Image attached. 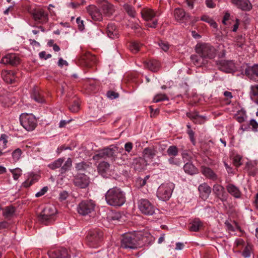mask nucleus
Masks as SVG:
<instances>
[{"mask_svg":"<svg viewBox=\"0 0 258 258\" xmlns=\"http://www.w3.org/2000/svg\"><path fill=\"white\" fill-rule=\"evenodd\" d=\"M196 52L200 55H192L191 59L195 65L202 67L207 63V59H213L216 54V50L211 44L206 43H199L196 46Z\"/></svg>","mask_w":258,"mask_h":258,"instance_id":"obj_1","label":"nucleus"},{"mask_svg":"<svg viewBox=\"0 0 258 258\" xmlns=\"http://www.w3.org/2000/svg\"><path fill=\"white\" fill-rule=\"evenodd\" d=\"M153 237L148 232L134 227V224L130 222V249L141 247L145 244H151Z\"/></svg>","mask_w":258,"mask_h":258,"instance_id":"obj_2","label":"nucleus"},{"mask_svg":"<svg viewBox=\"0 0 258 258\" xmlns=\"http://www.w3.org/2000/svg\"><path fill=\"white\" fill-rule=\"evenodd\" d=\"M105 199L109 205L114 207H120L125 202L124 194L117 187L108 189L105 194Z\"/></svg>","mask_w":258,"mask_h":258,"instance_id":"obj_3","label":"nucleus"},{"mask_svg":"<svg viewBox=\"0 0 258 258\" xmlns=\"http://www.w3.org/2000/svg\"><path fill=\"white\" fill-rule=\"evenodd\" d=\"M103 240V232L100 229H95L88 232L86 241L90 247H97Z\"/></svg>","mask_w":258,"mask_h":258,"instance_id":"obj_4","label":"nucleus"},{"mask_svg":"<svg viewBox=\"0 0 258 258\" xmlns=\"http://www.w3.org/2000/svg\"><path fill=\"white\" fill-rule=\"evenodd\" d=\"M56 212L55 207L48 206L38 216V220L41 223L47 225L54 220L53 217Z\"/></svg>","mask_w":258,"mask_h":258,"instance_id":"obj_5","label":"nucleus"},{"mask_svg":"<svg viewBox=\"0 0 258 258\" xmlns=\"http://www.w3.org/2000/svg\"><path fill=\"white\" fill-rule=\"evenodd\" d=\"M174 186V184L172 182L161 184L157 191L158 199L164 201L168 200L172 195Z\"/></svg>","mask_w":258,"mask_h":258,"instance_id":"obj_6","label":"nucleus"},{"mask_svg":"<svg viewBox=\"0 0 258 258\" xmlns=\"http://www.w3.org/2000/svg\"><path fill=\"white\" fill-rule=\"evenodd\" d=\"M118 153V148L113 145L99 151L96 154L93 156V159L94 160H99L101 159H106L107 158H113Z\"/></svg>","mask_w":258,"mask_h":258,"instance_id":"obj_7","label":"nucleus"},{"mask_svg":"<svg viewBox=\"0 0 258 258\" xmlns=\"http://www.w3.org/2000/svg\"><path fill=\"white\" fill-rule=\"evenodd\" d=\"M21 124L28 131H32L36 127L37 122L35 116L32 114L22 113L20 116Z\"/></svg>","mask_w":258,"mask_h":258,"instance_id":"obj_8","label":"nucleus"},{"mask_svg":"<svg viewBox=\"0 0 258 258\" xmlns=\"http://www.w3.org/2000/svg\"><path fill=\"white\" fill-rule=\"evenodd\" d=\"M138 207L142 213L147 216L153 215L157 210L148 200L145 199L139 201Z\"/></svg>","mask_w":258,"mask_h":258,"instance_id":"obj_9","label":"nucleus"},{"mask_svg":"<svg viewBox=\"0 0 258 258\" xmlns=\"http://www.w3.org/2000/svg\"><path fill=\"white\" fill-rule=\"evenodd\" d=\"M95 204L92 200H84L79 203L77 211L79 214L86 216L94 210Z\"/></svg>","mask_w":258,"mask_h":258,"instance_id":"obj_10","label":"nucleus"},{"mask_svg":"<svg viewBox=\"0 0 258 258\" xmlns=\"http://www.w3.org/2000/svg\"><path fill=\"white\" fill-rule=\"evenodd\" d=\"M90 182V178L84 173H78L74 178V184L80 188H86Z\"/></svg>","mask_w":258,"mask_h":258,"instance_id":"obj_11","label":"nucleus"},{"mask_svg":"<svg viewBox=\"0 0 258 258\" xmlns=\"http://www.w3.org/2000/svg\"><path fill=\"white\" fill-rule=\"evenodd\" d=\"M97 170L100 175L103 177L108 178L111 176L113 170L110 168V165L106 162H101L97 166Z\"/></svg>","mask_w":258,"mask_h":258,"instance_id":"obj_12","label":"nucleus"},{"mask_svg":"<svg viewBox=\"0 0 258 258\" xmlns=\"http://www.w3.org/2000/svg\"><path fill=\"white\" fill-rule=\"evenodd\" d=\"M213 191L216 197L221 202H225L227 201L228 195L223 186L219 184H215L213 187Z\"/></svg>","mask_w":258,"mask_h":258,"instance_id":"obj_13","label":"nucleus"},{"mask_svg":"<svg viewBox=\"0 0 258 258\" xmlns=\"http://www.w3.org/2000/svg\"><path fill=\"white\" fill-rule=\"evenodd\" d=\"M218 69L227 73L233 72L235 69V64L232 60H220L217 62Z\"/></svg>","mask_w":258,"mask_h":258,"instance_id":"obj_14","label":"nucleus"},{"mask_svg":"<svg viewBox=\"0 0 258 258\" xmlns=\"http://www.w3.org/2000/svg\"><path fill=\"white\" fill-rule=\"evenodd\" d=\"M49 258H70L68 250L65 248H59L48 252Z\"/></svg>","mask_w":258,"mask_h":258,"instance_id":"obj_15","label":"nucleus"},{"mask_svg":"<svg viewBox=\"0 0 258 258\" xmlns=\"http://www.w3.org/2000/svg\"><path fill=\"white\" fill-rule=\"evenodd\" d=\"M87 11L94 21H100L102 20V15L100 10L95 6H89L87 8Z\"/></svg>","mask_w":258,"mask_h":258,"instance_id":"obj_16","label":"nucleus"},{"mask_svg":"<svg viewBox=\"0 0 258 258\" xmlns=\"http://www.w3.org/2000/svg\"><path fill=\"white\" fill-rule=\"evenodd\" d=\"M1 62L4 64H9L15 66L19 63L20 58L17 54L15 53H10L2 58Z\"/></svg>","mask_w":258,"mask_h":258,"instance_id":"obj_17","label":"nucleus"},{"mask_svg":"<svg viewBox=\"0 0 258 258\" xmlns=\"http://www.w3.org/2000/svg\"><path fill=\"white\" fill-rule=\"evenodd\" d=\"M244 74L250 80L258 81V64L247 67L244 70Z\"/></svg>","mask_w":258,"mask_h":258,"instance_id":"obj_18","label":"nucleus"},{"mask_svg":"<svg viewBox=\"0 0 258 258\" xmlns=\"http://www.w3.org/2000/svg\"><path fill=\"white\" fill-rule=\"evenodd\" d=\"M202 173L207 178L216 181L218 179V175L210 167L202 166L201 168Z\"/></svg>","mask_w":258,"mask_h":258,"instance_id":"obj_19","label":"nucleus"},{"mask_svg":"<svg viewBox=\"0 0 258 258\" xmlns=\"http://www.w3.org/2000/svg\"><path fill=\"white\" fill-rule=\"evenodd\" d=\"M198 189L200 192V197L204 200H207L211 192V187L206 183L200 184L199 186Z\"/></svg>","mask_w":258,"mask_h":258,"instance_id":"obj_20","label":"nucleus"},{"mask_svg":"<svg viewBox=\"0 0 258 258\" xmlns=\"http://www.w3.org/2000/svg\"><path fill=\"white\" fill-rule=\"evenodd\" d=\"M31 13L36 21L40 20L41 22H45L48 20L47 15L44 13L42 9H34L32 11Z\"/></svg>","mask_w":258,"mask_h":258,"instance_id":"obj_21","label":"nucleus"},{"mask_svg":"<svg viewBox=\"0 0 258 258\" xmlns=\"http://www.w3.org/2000/svg\"><path fill=\"white\" fill-rule=\"evenodd\" d=\"M174 13L175 19L180 22H185L189 19V15L182 9L176 8Z\"/></svg>","mask_w":258,"mask_h":258,"instance_id":"obj_22","label":"nucleus"},{"mask_svg":"<svg viewBox=\"0 0 258 258\" xmlns=\"http://www.w3.org/2000/svg\"><path fill=\"white\" fill-rule=\"evenodd\" d=\"M31 97L37 103H42L45 102L44 97L42 95L40 89L37 87H35L33 88L31 93Z\"/></svg>","mask_w":258,"mask_h":258,"instance_id":"obj_23","label":"nucleus"},{"mask_svg":"<svg viewBox=\"0 0 258 258\" xmlns=\"http://www.w3.org/2000/svg\"><path fill=\"white\" fill-rule=\"evenodd\" d=\"M145 161L141 158H136L132 164V168H133L136 171L140 172L144 170L145 168Z\"/></svg>","mask_w":258,"mask_h":258,"instance_id":"obj_24","label":"nucleus"},{"mask_svg":"<svg viewBox=\"0 0 258 258\" xmlns=\"http://www.w3.org/2000/svg\"><path fill=\"white\" fill-rule=\"evenodd\" d=\"M186 116L195 123L203 124L205 121V117L202 115H200L197 112H187Z\"/></svg>","mask_w":258,"mask_h":258,"instance_id":"obj_25","label":"nucleus"},{"mask_svg":"<svg viewBox=\"0 0 258 258\" xmlns=\"http://www.w3.org/2000/svg\"><path fill=\"white\" fill-rule=\"evenodd\" d=\"M228 192L236 199L241 198V192L239 189L232 183L228 184L226 186Z\"/></svg>","mask_w":258,"mask_h":258,"instance_id":"obj_26","label":"nucleus"},{"mask_svg":"<svg viewBox=\"0 0 258 258\" xmlns=\"http://www.w3.org/2000/svg\"><path fill=\"white\" fill-rule=\"evenodd\" d=\"M231 2L243 10L249 11L251 8V5L248 0H231Z\"/></svg>","mask_w":258,"mask_h":258,"instance_id":"obj_27","label":"nucleus"},{"mask_svg":"<svg viewBox=\"0 0 258 258\" xmlns=\"http://www.w3.org/2000/svg\"><path fill=\"white\" fill-rule=\"evenodd\" d=\"M144 161L146 162L150 161L156 155V151L152 147H148L143 151Z\"/></svg>","mask_w":258,"mask_h":258,"instance_id":"obj_28","label":"nucleus"},{"mask_svg":"<svg viewBox=\"0 0 258 258\" xmlns=\"http://www.w3.org/2000/svg\"><path fill=\"white\" fill-rule=\"evenodd\" d=\"M81 59L84 61L85 64L90 66L95 62V57L89 52L83 53L81 55Z\"/></svg>","mask_w":258,"mask_h":258,"instance_id":"obj_29","label":"nucleus"},{"mask_svg":"<svg viewBox=\"0 0 258 258\" xmlns=\"http://www.w3.org/2000/svg\"><path fill=\"white\" fill-rule=\"evenodd\" d=\"M203 227V223L199 219L191 221L188 225V229L191 231H199Z\"/></svg>","mask_w":258,"mask_h":258,"instance_id":"obj_30","label":"nucleus"},{"mask_svg":"<svg viewBox=\"0 0 258 258\" xmlns=\"http://www.w3.org/2000/svg\"><path fill=\"white\" fill-rule=\"evenodd\" d=\"M101 9L104 15L109 17L114 12L113 6L108 2H105L101 5Z\"/></svg>","mask_w":258,"mask_h":258,"instance_id":"obj_31","label":"nucleus"},{"mask_svg":"<svg viewBox=\"0 0 258 258\" xmlns=\"http://www.w3.org/2000/svg\"><path fill=\"white\" fill-rule=\"evenodd\" d=\"M142 17L146 21H150L152 20L154 17L157 16V13L153 10L150 9H145L141 12Z\"/></svg>","mask_w":258,"mask_h":258,"instance_id":"obj_32","label":"nucleus"},{"mask_svg":"<svg viewBox=\"0 0 258 258\" xmlns=\"http://www.w3.org/2000/svg\"><path fill=\"white\" fill-rule=\"evenodd\" d=\"M106 33L108 36L110 38L115 39L118 38V32L114 24L110 23L108 25Z\"/></svg>","mask_w":258,"mask_h":258,"instance_id":"obj_33","label":"nucleus"},{"mask_svg":"<svg viewBox=\"0 0 258 258\" xmlns=\"http://www.w3.org/2000/svg\"><path fill=\"white\" fill-rule=\"evenodd\" d=\"M146 66L152 72H157L160 67L159 61L154 59L149 60L146 63Z\"/></svg>","mask_w":258,"mask_h":258,"instance_id":"obj_34","label":"nucleus"},{"mask_svg":"<svg viewBox=\"0 0 258 258\" xmlns=\"http://www.w3.org/2000/svg\"><path fill=\"white\" fill-rule=\"evenodd\" d=\"M3 215L7 219L10 220L15 214V209L12 206H7L3 209Z\"/></svg>","mask_w":258,"mask_h":258,"instance_id":"obj_35","label":"nucleus"},{"mask_svg":"<svg viewBox=\"0 0 258 258\" xmlns=\"http://www.w3.org/2000/svg\"><path fill=\"white\" fill-rule=\"evenodd\" d=\"M186 173L192 175L198 173V169L191 163H186L183 166Z\"/></svg>","mask_w":258,"mask_h":258,"instance_id":"obj_36","label":"nucleus"},{"mask_svg":"<svg viewBox=\"0 0 258 258\" xmlns=\"http://www.w3.org/2000/svg\"><path fill=\"white\" fill-rule=\"evenodd\" d=\"M250 99L258 104V85H252L249 93Z\"/></svg>","mask_w":258,"mask_h":258,"instance_id":"obj_37","label":"nucleus"},{"mask_svg":"<svg viewBox=\"0 0 258 258\" xmlns=\"http://www.w3.org/2000/svg\"><path fill=\"white\" fill-rule=\"evenodd\" d=\"M138 22H139V20H137L135 22H133L130 27L134 30V32L137 36H140L142 35V29L138 24Z\"/></svg>","mask_w":258,"mask_h":258,"instance_id":"obj_38","label":"nucleus"},{"mask_svg":"<svg viewBox=\"0 0 258 258\" xmlns=\"http://www.w3.org/2000/svg\"><path fill=\"white\" fill-rule=\"evenodd\" d=\"M72 165V161L70 158H68L67 160L65 162L63 165L61 166L60 169V172L61 174L66 173L68 171Z\"/></svg>","mask_w":258,"mask_h":258,"instance_id":"obj_39","label":"nucleus"},{"mask_svg":"<svg viewBox=\"0 0 258 258\" xmlns=\"http://www.w3.org/2000/svg\"><path fill=\"white\" fill-rule=\"evenodd\" d=\"M201 20L204 22L209 23L211 27L216 29L217 24L216 22L207 15H203L201 17Z\"/></svg>","mask_w":258,"mask_h":258,"instance_id":"obj_40","label":"nucleus"},{"mask_svg":"<svg viewBox=\"0 0 258 258\" xmlns=\"http://www.w3.org/2000/svg\"><path fill=\"white\" fill-rule=\"evenodd\" d=\"M179 150L176 146H170L167 150V154L169 156L175 157L178 154Z\"/></svg>","mask_w":258,"mask_h":258,"instance_id":"obj_41","label":"nucleus"},{"mask_svg":"<svg viewBox=\"0 0 258 258\" xmlns=\"http://www.w3.org/2000/svg\"><path fill=\"white\" fill-rule=\"evenodd\" d=\"M69 110L72 112H77L80 108V103L79 100L76 98L73 100V103L69 107Z\"/></svg>","mask_w":258,"mask_h":258,"instance_id":"obj_42","label":"nucleus"},{"mask_svg":"<svg viewBox=\"0 0 258 258\" xmlns=\"http://www.w3.org/2000/svg\"><path fill=\"white\" fill-rule=\"evenodd\" d=\"M252 245L249 243H247L246 245L244 246V249L242 252V255L244 258H248L250 256Z\"/></svg>","mask_w":258,"mask_h":258,"instance_id":"obj_43","label":"nucleus"},{"mask_svg":"<svg viewBox=\"0 0 258 258\" xmlns=\"http://www.w3.org/2000/svg\"><path fill=\"white\" fill-rule=\"evenodd\" d=\"M4 80L10 84L14 83L15 81V74L12 72H9L4 77Z\"/></svg>","mask_w":258,"mask_h":258,"instance_id":"obj_44","label":"nucleus"},{"mask_svg":"<svg viewBox=\"0 0 258 258\" xmlns=\"http://www.w3.org/2000/svg\"><path fill=\"white\" fill-rule=\"evenodd\" d=\"M120 246L123 248H129V237L127 233L122 235Z\"/></svg>","mask_w":258,"mask_h":258,"instance_id":"obj_45","label":"nucleus"},{"mask_svg":"<svg viewBox=\"0 0 258 258\" xmlns=\"http://www.w3.org/2000/svg\"><path fill=\"white\" fill-rule=\"evenodd\" d=\"M143 45L139 42H130V50L136 53L140 50Z\"/></svg>","mask_w":258,"mask_h":258,"instance_id":"obj_46","label":"nucleus"},{"mask_svg":"<svg viewBox=\"0 0 258 258\" xmlns=\"http://www.w3.org/2000/svg\"><path fill=\"white\" fill-rule=\"evenodd\" d=\"M63 162V159L62 158H59L55 160L51 164H49L48 167L52 170L56 169L58 168H59L61 166Z\"/></svg>","mask_w":258,"mask_h":258,"instance_id":"obj_47","label":"nucleus"},{"mask_svg":"<svg viewBox=\"0 0 258 258\" xmlns=\"http://www.w3.org/2000/svg\"><path fill=\"white\" fill-rule=\"evenodd\" d=\"M89 166V164L84 161L76 163L75 164V168L78 171H84L86 170Z\"/></svg>","mask_w":258,"mask_h":258,"instance_id":"obj_48","label":"nucleus"},{"mask_svg":"<svg viewBox=\"0 0 258 258\" xmlns=\"http://www.w3.org/2000/svg\"><path fill=\"white\" fill-rule=\"evenodd\" d=\"M22 153V150L19 148H17L13 152V153H12V155L13 159L15 162H16L19 160L21 156Z\"/></svg>","mask_w":258,"mask_h":258,"instance_id":"obj_49","label":"nucleus"},{"mask_svg":"<svg viewBox=\"0 0 258 258\" xmlns=\"http://www.w3.org/2000/svg\"><path fill=\"white\" fill-rule=\"evenodd\" d=\"M165 100H168V97L166 95L164 94H157L154 98V101L155 102H159Z\"/></svg>","mask_w":258,"mask_h":258,"instance_id":"obj_50","label":"nucleus"},{"mask_svg":"<svg viewBox=\"0 0 258 258\" xmlns=\"http://www.w3.org/2000/svg\"><path fill=\"white\" fill-rule=\"evenodd\" d=\"M234 244L238 249V252H240L241 249L244 246L245 242L242 239H237L235 241Z\"/></svg>","mask_w":258,"mask_h":258,"instance_id":"obj_51","label":"nucleus"},{"mask_svg":"<svg viewBox=\"0 0 258 258\" xmlns=\"http://www.w3.org/2000/svg\"><path fill=\"white\" fill-rule=\"evenodd\" d=\"M158 45L164 51L167 52L169 49L170 45L169 43L163 40H160L158 42Z\"/></svg>","mask_w":258,"mask_h":258,"instance_id":"obj_52","label":"nucleus"},{"mask_svg":"<svg viewBox=\"0 0 258 258\" xmlns=\"http://www.w3.org/2000/svg\"><path fill=\"white\" fill-rule=\"evenodd\" d=\"M10 171L12 173L14 179L15 180H17L22 174V171L19 168L11 169Z\"/></svg>","mask_w":258,"mask_h":258,"instance_id":"obj_53","label":"nucleus"},{"mask_svg":"<svg viewBox=\"0 0 258 258\" xmlns=\"http://www.w3.org/2000/svg\"><path fill=\"white\" fill-rule=\"evenodd\" d=\"M106 96L110 99H114L119 97V94L113 91L109 90L106 92Z\"/></svg>","mask_w":258,"mask_h":258,"instance_id":"obj_54","label":"nucleus"},{"mask_svg":"<svg viewBox=\"0 0 258 258\" xmlns=\"http://www.w3.org/2000/svg\"><path fill=\"white\" fill-rule=\"evenodd\" d=\"M187 134L188 135L189 139L191 141V142L195 145L196 143V140L194 137L195 133L194 132L191 130H187L186 131Z\"/></svg>","mask_w":258,"mask_h":258,"instance_id":"obj_55","label":"nucleus"},{"mask_svg":"<svg viewBox=\"0 0 258 258\" xmlns=\"http://www.w3.org/2000/svg\"><path fill=\"white\" fill-rule=\"evenodd\" d=\"M108 218L109 220L111 221L119 220L120 216L119 213H111L110 215L108 216Z\"/></svg>","mask_w":258,"mask_h":258,"instance_id":"obj_56","label":"nucleus"},{"mask_svg":"<svg viewBox=\"0 0 258 258\" xmlns=\"http://www.w3.org/2000/svg\"><path fill=\"white\" fill-rule=\"evenodd\" d=\"M68 196V192L66 190H63L59 194V200L61 201H64L67 199Z\"/></svg>","mask_w":258,"mask_h":258,"instance_id":"obj_57","label":"nucleus"},{"mask_svg":"<svg viewBox=\"0 0 258 258\" xmlns=\"http://www.w3.org/2000/svg\"><path fill=\"white\" fill-rule=\"evenodd\" d=\"M241 158L240 156H236L234 158L233 163L235 166L239 167L241 165L240 161Z\"/></svg>","mask_w":258,"mask_h":258,"instance_id":"obj_58","label":"nucleus"},{"mask_svg":"<svg viewBox=\"0 0 258 258\" xmlns=\"http://www.w3.org/2000/svg\"><path fill=\"white\" fill-rule=\"evenodd\" d=\"M48 187L47 186L44 187L40 191L37 192L35 195L36 197H40L45 194V193L47 191Z\"/></svg>","mask_w":258,"mask_h":258,"instance_id":"obj_59","label":"nucleus"},{"mask_svg":"<svg viewBox=\"0 0 258 258\" xmlns=\"http://www.w3.org/2000/svg\"><path fill=\"white\" fill-rule=\"evenodd\" d=\"M249 124L252 126L253 131H256L258 128V123L255 120L252 119L250 121Z\"/></svg>","mask_w":258,"mask_h":258,"instance_id":"obj_60","label":"nucleus"},{"mask_svg":"<svg viewBox=\"0 0 258 258\" xmlns=\"http://www.w3.org/2000/svg\"><path fill=\"white\" fill-rule=\"evenodd\" d=\"M76 22L78 25L79 29L80 30H83L84 29V24L83 21L81 20L80 18H77L76 19Z\"/></svg>","mask_w":258,"mask_h":258,"instance_id":"obj_61","label":"nucleus"},{"mask_svg":"<svg viewBox=\"0 0 258 258\" xmlns=\"http://www.w3.org/2000/svg\"><path fill=\"white\" fill-rule=\"evenodd\" d=\"M63 65L68 66L69 65L68 62L66 60H63L62 58H60L58 61V66L62 68Z\"/></svg>","mask_w":258,"mask_h":258,"instance_id":"obj_62","label":"nucleus"},{"mask_svg":"<svg viewBox=\"0 0 258 258\" xmlns=\"http://www.w3.org/2000/svg\"><path fill=\"white\" fill-rule=\"evenodd\" d=\"M170 157L168 159V161L169 164L173 165H178V161H177L175 159V157L170 156Z\"/></svg>","mask_w":258,"mask_h":258,"instance_id":"obj_63","label":"nucleus"},{"mask_svg":"<svg viewBox=\"0 0 258 258\" xmlns=\"http://www.w3.org/2000/svg\"><path fill=\"white\" fill-rule=\"evenodd\" d=\"M258 173V169L256 168H251L249 170V174L254 176Z\"/></svg>","mask_w":258,"mask_h":258,"instance_id":"obj_64","label":"nucleus"}]
</instances>
